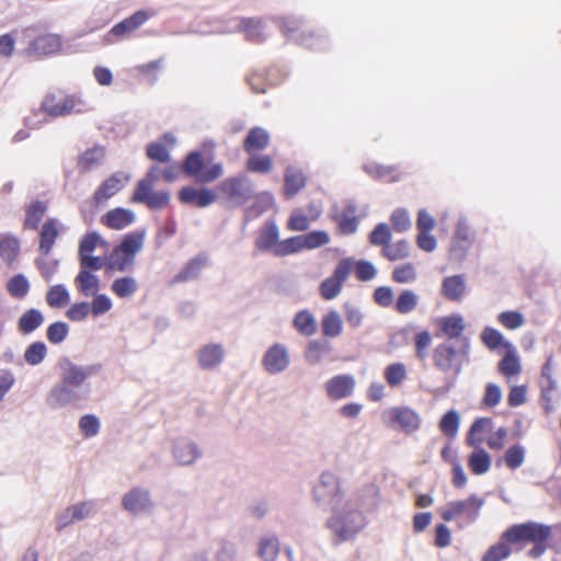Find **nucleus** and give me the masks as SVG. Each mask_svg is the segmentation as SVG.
I'll use <instances>...</instances> for the list:
<instances>
[{"mask_svg": "<svg viewBox=\"0 0 561 561\" xmlns=\"http://www.w3.org/2000/svg\"><path fill=\"white\" fill-rule=\"evenodd\" d=\"M327 528L335 545L352 540L367 525L363 511L352 507L350 502L335 506L328 518Z\"/></svg>", "mask_w": 561, "mask_h": 561, "instance_id": "nucleus-1", "label": "nucleus"}, {"mask_svg": "<svg viewBox=\"0 0 561 561\" xmlns=\"http://www.w3.org/2000/svg\"><path fill=\"white\" fill-rule=\"evenodd\" d=\"M469 337H461L458 347L454 343L444 342L434 348L433 363L443 374H451L455 380L461 374L463 365L469 362Z\"/></svg>", "mask_w": 561, "mask_h": 561, "instance_id": "nucleus-2", "label": "nucleus"}, {"mask_svg": "<svg viewBox=\"0 0 561 561\" xmlns=\"http://www.w3.org/2000/svg\"><path fill=\"white\" fill-rule=\"evenodd\" d=\"M91 396V387L71 386L58 380L46 394V404L53 410L67 407L83 408Z\"/></svg>", "mask_w": 561, "mask_h": 561, "instance_id": "nucleus-3", "label": "nucleus"}, {"mask_svg": "<svg viewBox=\"0 0 561 561\" xmlns=\"http://www.w3.org/2000/svg\"><path fill=\"white\" fill-rule=\"evenodd\" d=\"M484 500L477 494H471L465 500L450 501L440 511V517L445 522L455 520L458 528L462 529L473 524L480 516Z\"/></svg>", "mask_w": 561, "mask_h": 561, "instance_id": "nucleus-4", "label": "nucleus"}, {"mask_svg": "<svg viewBox=\"0 0 561 561\" xmlns=\"http://www.w3.org/2000/svg\"><path fill=\"white\" fill-rule=\"evenodd\" d=\"M218 198L222 197L229 206L240 207L254 196L253 181L245 174L226 178L216 186Z\"/></svg>", "mask_w": 561, "mask_h": 561, "instance_id": "nucleus-5", "label": "nucleus"}, {"mask_svg": "<svg viewBox=\"0 0 561 561\" xmlns=\"http://www.w3.org/2000/svg\"><path fill=\"white\" fill-rule=\"evenodd\" d=\"M272 20L288 39H293L299 45L313 50H321L328 47V38L321 34L301 32L296 35V32L302 25V20L300 18L286 16L273 18Z\"/></svg>", "mask_w": 561, "mask_h": 561, "instance_id": "nucleus-6", "label": "nucleus"}, {"mask_svg": "<svg viewBox=\"0 0 561 561\" xmlns=\"http://www.w3.org/2000/svg\"><path fill=\"white\" fill-rule=\"evenodd\" d=\"M101 363L79 365L68 356H61L57 362L58 377L60 381L71 386L90 387L88 379L102 370Z\"/></svg>", "mask_w": 561, "mask_h": 561, "instance_id": "nucleus-7", "label": "nucleus"}, {"mask_svg": "<svg viewBox=\"0 0 561 561\" xmlns=\"http://www.w3.org/2000/svg\"><path fill=\"white\" fill-rule=\"evenodd\" d=\"M41 108L51 117L82 114L91 110L87 101L75 94L60 98L55 94H47L41 104Z\"/></svg>", "mask_w": 561, "mask_h": 561, "instance_id": "nucleus-8", "label": "nucleus"}, {"mask_svg": "<svg viewBox=\"0 0 561 561\" xmlns=\"http://www.w3.org/2000/svg\"><path fill=\"white\" fill-rule=\"evenodd\" d=\"M210 32L220 34L242 32L248 41L261 43L265 39V23L259 18L233 16L221 22Z\"/></svg>", "mask_w": 561, "mask_h": 561, "instance_id": "nucleus-9", "label": "nucleus"}, {"mask_svg": "<svg viewBox=\"0 0 561 561\" xmlns=\"http://www.w3.org/2000/svg\"><path fill=\"white\" fill-rule=\"evenodd\" d=\"M183 172L195 179L197 183L207 184L221 178L224 174V165L220 162L213 163L205 169V161L201 151L190 152L182 164Z\"/></svg>", "mask_w": 561, "mask_h": 561, "instance_id": "nucleus-10", "label": "nucleus"}, {"mask_svg": "<svg viewBox=\"0 0 561 561\" xmlns=\"http://www.w3.org/2000/svg\"><path fill=\"white\" fill-rule=\"evenodd\" d=\"M313 499L319 506H331L332 510L343 504V494L339 478L330 471L322 472L319 483L313 488Z\"/></svg>", "mask_w": 561, "mask_h": 561, "instance_id": "nucleus-11", "label": "nucleus"}, {"mask_svg": "<svg viewBox=\"0 0 561 561\" xmlns=\"http://www.w3.org/2000/svg\"><path fill=\"white\" fill-rule=\"evenodd\" d=\"M354 268V260L344 257L339 261L332 275L323 279L319 285V293L324 300H333L336 298L347 280L352 270Z\"/></svg>", "mask_w": 561, "mask_h": 561, "instance_id": "nucleus-12", "label": "nucleus"}, {"mask_svg": "<svg viewBox=\"0 0 561 561\" xmlns=\"http://www.w3.org/2000/svg\"><path fill=\"white\" fill-rule=\"evenodd\" d=\"M551 535V528L548 525L528 522L510 527L503 533V539L511 543L520 541H546Z\"/></svg>", "mask_w": 561, "mask_h": 561, "instance_id": "nucleus-13", "label": "nucleus"}, {"mask_svg": "<svg viewBox=\"0 0 561 561\" xmlns=\"http://www.w3.org/2000/svg\"><path fill=\"white\" fill-rule=\"evenodd\" d=\"M122 507L131 516H142L151 514L154 508V502L147 488L133 486L123 494L121 501Z\"/></svg>", "mask_w": 561, "mask_h": 561, "instance_id": "nucleus-14", "label": "nucleus"}, {"mask_svg": "<svg viewBox=\"0 0 561 561\" xmlns=\"http://www.w3.org/2000/svg\"><path fill=\"white\" fill-rule=\"evenodd\" d=\"M98 512L94 501L79 502L66 507L56 516V530L61 531L71 524L93 517Z\"/></svg>", "mask_w": 561, "mask_h": 561, "instance_id": "nucleus-15", "label": "nucleus"}, {"mask_svg": "<svg viewBox=\"0 0 561 561\" xmlns=\"http://www.w3.org/2000/svg\"><path fill=\"white\" fill-rule=\"evenodd\" d=\"M129 173L117 171L105 179L95 190L92 202L94 206L105 205L110 198L121 192L130 181Z\"/></svg>", "mask_w": 561, "mask_h": 561, "instance_id": "nucleus-16", "label": "nucleus"}, {"mask_svg": "<svg viewBox=\"0 0 561 561\" xmlns=\"http://www.w3.org/2000/svg\"><path fill=\"white\" fill-rule=\"evenodd\" d=\"M290 365V355L282 343L272 344L262 357V366L270 375L284 373Z\"/></svg>", "mask_w": 561, "mask_h": 561, "instance_id": "nucleus-17", "label": "nucleus"}, {"mask_svg": "<svg viewBox=\"0 0 561 561\" xmlns=\"http://www.w3.org/2000/svg\"><path fill=\"white\" fill-rule=\"evenodd\" d=\"M172 455L178 465L192 466L202 458L203 451L193 439L178 437L172 444Z\"/></svg>", "mask_w": 561, "mask_h": 561, "instance_id": "nucleus-18", "label": "nucleus"}, {"mask_svg": "<svg viewBox=\"0 0 561 561\" xmlns=\"http://www.w3.org/2000/svg\"><path fill=\"white\" fill-rule=\"evenodd\" d=\"M217 199V191L215 192L207 187L195 188L194 186L187 185L179 191V201L184 205L206 208Z\"/></svg>", "mask_w": 561, "mask_h": 561, "instance_id": "nucleus-19", "label": "nucleus"}, {"mask_svg": "<svg viewBox=\"0 0 561 561\" xmlns=\"http://www.w3.org/2000/svg\"><path fill=\"white\" fill-rule=\"evenodd\" d=\"M389 419L400 431L405 434L416 432L421 426L420 414L410 407H394L388 411Z\"/></svg>", "mask_w": 561, "mask_h": 561, "instance_id": "nucleus-20", "label": "nucleus"}, {"mask_svg": "<svg viewBox=\"0 0 561 561\" xmlns=\"http://www.w3.org/2000/svg\"><path fill=\"white\" fill-rule=\"evenodd\" d=\"M474 241L472 232L466 218H459L456 225L450 251L454 256L463 260Z\"/></svg>", "mask_w": 561, "mask_h": 561, "instance_id": "nucleus-21", "label": "nucleus"}, {"mask_svg": "<svg viewBox=\"0 0 561 561\" xmlns=\"http://www.w3.org/2000/svg\"><path fill=\"white\" fill-rule=\"evenodd\" d=\"M61 38L56 34H44L32 39L25 48L27 56L36 58L57 54L61 50Z\"/></svg>", "mask_w": 561, "mask_h": 561, "instance_id": "nucleus-22", "label": "nucleus"}, {"mask_svg": "<svg viewBox=\"0 0 561 561\" xmlns=\"http://www.w3.org/2000/svg\"><path fill=\"white\" fill-rule=\"evenodd\" d=\"M130 201L145 204L149 209L156 210L167 207L170 204L168 191H153V187H135Z\"/></svg>", "mask_w": 561, "mask_h": 561, "instance_id": "nucleus-23", "label": "nucleus"}, {"mask_svg": "<svg viewBox=\"0 0 561 561\" xmlns=\"http://www.w3.org/2000/svg\"><path fill=\"white\" fill-rule=\"evenodd\" d=\"M149 19V14L145 10H139L130 16L116 23L104 36L106 43H112L113 37H124L139 28Z\"/></svg>", "mask_w": 561, "mask_h": 561, "instance_id": "nucleus-24", "label": "nucleus"}, {"mask_svg": "<svg viewBox=\"0 0 561 561\" xmlns=\"http://www.w3.org/2000/svg\"><path fill=\"white\" fill-rule=\"evenodd\" d=\"M280 243L279 228L274 219L266 220L259 229L254 241L255 249L259 252H272L275 255V249Z\"/></svg>", "mask_w": 561, "mask_h": 561, "instance_id": "nucleus-25", "label": "nucleus"}, {"mask_svg": "<svg viewBox=\"0 0 561 561\" xmlns=\"http://www.w3.org/2000/svg\"><path fill=\"white\" fill-rule=\"evenodd\" d=\"M325 393L332 400H342L353 394L355 378L350 374L336 375L327 380Z\"/></svg>", "mask_w": 561, "mask_h": 561, "instance_id": "nucleus-26", "label": "nucleus"}, {"mask_svg": "<svg viewBox=\"0 0 561 561\" xmlns=\"http://www.w3.org/2000/svg\"><path fill=\"white\" fill-rule=\"evenodd\" d=\"M225 359V348L221 343H207L197 351V365L203 370H213Z\"/></svg>", "mask_w": 561, "mask_h": 561, "instance_id": "nucleus-27", "label": "nucleus"}, {"mask_svg": "<svg viewBox=\"0 0 561 561\" xmlns=\"http://www.w3.org/2000/svg\"><path fill=\"white\" fill-rule=\"evenodd\" d=\"M346 502L358 510H373L379 503V488L375 483H366L360 486Z\"/></svg>", "mask_w": 561, "mask_h": 561, "instance_id": "nucleus-28", "label": "nucleus"}, {"mask_svg": "<svg viewBox=\"0 0 561 561\" xmlns=\"http://www.w3.org/2000/svg\"><path fill=\"white\" fill-rule=\"evenodd\" d=\"M356 213V204L350 202L340 214L333 217L334 221L337 224V232L340 234L350 236L357 231L359 219Z\"/></svg>", "mask_w": 561, "mask_h": 561, "instance_id": "nucleus-29", "label": "nucleus"}, {"mask_svg": "<svg viewBox=\"0 0 561 561\" xmlns=\"http://www.w3.org/2000/svg\"><path fill=\"white\" fill-rule=\"evenodd\" d=\"M442 295L449 301H461L467 295L465 275L457 274L445 277L442 283Z\"/></svg>", "mask_w": 561, "mask_h": 561, "instance_id": "nucleus-30", "label": "nucleus"}, {"mask_svg": "<svg viewBox=\"0 0 561 561\" xmlns=\"http://www.w3.org/2000/svg\"><path fill=\"white\" fill-rule=\"evenodd\" d=\"M136 219L131 209L116 207L108 210L101 219L102 224L110 229L122 230L130 226Z\"/></svg>", "mask_w": 561, "mask_h": 561, "instance_id": "nucleus-31", "label": "nucleus"}, {"mask_svg": "<svg viewBox=\"0 0 561 561\" xmlns=\"http://www.w3.org/2000/svg\"><path fill=\"white\" fill-rule=\"evenodd\" d=\"M307 184L301 169L288 165L284 172V195L286 198L296 196Z\"/></svg>", "mask_w": 561, "mask_h": 561, "instance_id": "nucleus-32", "label": "nucleus"}, {"mask_svg": "<svg viewBox=\"0 0 561 561\" xmlns=\"http://www.w3.org/2000/svg\"><path fill=\"white\" fill-rule=\"evenodd\" d=\"M553 355L547 356L545 364L541 367L539 386L541 391V398L546 401L547 405L552 400V392L557 389V381L553 376Z\"/></svg>", "mask_w": 561, "mask_h": 561, "instance_id": "nucleus-33", "label": "nucleus"}, {"mask_svg": "<svg viewBox=\"0 0 561 561\" xmlns=\"http://www.w3.org/2000/svg\"><path fill=\"white\" fill-rule=\"evenodd\" d=\"M438 325H439L442 332L449 340L455 339L458 341V344H460L461 337H466L463 335L466 324H465L462 316L459 313H451L449 316L439 318Z\"/></svg>", "mask_w": 561, "mask_h": 561, "instance_id": "nucleus-34", "label": "nucleus"}, {"mask_svg": "<svg viewBox=\"0 0 561 561\" xmlns=\"http://www.w3.org/2000/svg\"><path fill=\"white\" fill-rule=\"evenodd\" d=\"M207 261V255L199 253L192 257L181 271L172 278V284H180L193 280L198 277Z\"/></svg>", "mask_w": 561, "mask_h": 561, "instance_id": "nucleus-35", "label": "nucleus"}, {"mask_svg": "<svg viewBox=\"0 0 561 561\" xmlns=\"http://www.w3.org/2000/svg\"><path fill=\"white\" fill-rule=\"evenodd\" d=\"M270 134L268 131L260 126L251 128L244 138L243 149L248 154L256 151H262L270 146Z\"/></svg>", "mask_w": 561, "mask_h": 561, "instance_id": "nucleus-36", "label": "nucleus"}, {"mask_svg": "<svg viewBox=\"0 0 561 561\" xmlns=\"http://www.w3.org/2000/svg\"><path fill=\"white\" fill-rule=\"evenodd\" d=\"M332 344L327 339L310 340L305 350V359L310 365L320 364L332 353Z\"/></svg>", "mask_w": 561, "mask_h": 561, "instance_id": "nucleus-37", "label": "nucleus"}, {"mask_svg": "<svg viewBox=\"0 0 561 561\" xmlns=\"http://www.w3.org/2000/svg\"><path fill=\"white\" fill-rule=\"evenodd\" d=\"M105 158L104 148L94 146L87 149L78 159L77 168L80 173L90 172L100 167Z\"/></svg>", "mask_w": 561, "mask_h": 561, "instance_id": "nucleus-38", "label": "nucleus"}, {"mask_svg": "<svg viewBox=\"0 0 561 561\" xmlns=\"http://www.w3.org/2000/svg\"><path fill=\"white\" fill-rule=\"evenodd\" d=\"M253 197H255V201L244 210L247 220L260 217L275 205V199L271 192L263 191L254 194Z\"/></svg>", "mask_w": 561, "mask_h": 561, "instance_id": "nucleus-39", "label": "nucleus"}, {"mask_svg": "<svg viewBox=\"0 0 561 561\" xmlns=\"http://www.w3.org/2000/svg\"><path fill=\"white\" fill-rule=\"evenodd\" d=\"M58 237V220L50 218L44 222L39 232L38 250L43 255H48Z\"/></svg>", "mask_w": 561, "mask_h": 561, "instance_id": "nucleus-40", "label": "nucleus"}, {"mask_svg": "<svg viewBox=\"0 0 561 561\" xmlns=\"http://www.w3.org/2000/svg\"><path fill=\"white\" fill-rule=\"evenodd\" d=\"M78 291L84 297H91L100 290V278L92 272L80 270L75 277Z\"/></svg>", "mask_w": 561, "mask_h": 561, "instance_id": "nucleus-41", "label": "nucleus"}, {"mask_svg": "<svg viewBox=\"0 0 561 561\" xmlns=\"http://www.w3.org/2000/svg\"><path fill=\"white\" fill-rule=\"evenodd\" d=\"M135 257L115 247L106 259L108 270L116 272H129L134 268Z\"/></svg>", "mask_w": 561, "mask_h": 561, "instance_id": "nucleus-42", "label": "nucleus"}, {"mask_svg": "<svg viewBox=\"0 0 561 561\" xmlns=\"http://www.w3.org/2000/svg\"><path fill=\"white\" fill-rule=\"evenodd\" d=\"M293 327L302 336H311L318 330L314 316L307 309L300 310L295 314Z\"/></svg>", "mask_w": 561, "mask_h": 561, "instance_id": "nucleus-43", "label": "nucleus"}, {"mask_svg": "<svg viewBox=\"0 0 561 561\" xmlns=\"http://www.w3.org/2000/svg\"><path fill=\"white\" fill-rule=\"evenodd\" d=\"M44 314L36 308L27 309L18 321V330L22 334H30L44 323Z\"/></svg>", "mask_w": 561, "mask_h": 561, "instance_id": "nucleus-44", "label": "nucleus"}, {"mask_svg": "<svg viewBox=\"0 0 561 561\" xmlns=\"http://www.w3.org/2000/svg\"><path fill=\"white\" fill-rule=\"evenodd\" d=\"M364 170L374 179L397 182L401 179L396 165H382L376 162L366 163Z\"/></svg>", "mask_w": 561, "mask_h": 561, "instance_id": "nucleus-45", "label": "nucleus"}, {"mask_svg": "<svg viewBox=\"0 0 561 561\" xmlns=\"http://www.w3.org/2000/svg\"><path fill=\"white\" fill-rule=\"evenodd\" d=\"M321 330L325 337L334 339L343 331V320L336 310H330L321 319Z\"/></svg>", "mask_w": 561, "mask_h": 561, "instance_id": "nucleus-46", "label": "nucleus"}, {"mask_svg": "<svg viewBox=\"0 0 561 561\" xmlns=\"http://www.w3.org/2000/svg\"><path fill=\"white\" fill-rule=\"evenodd\" d=\"M280 551V542L276 535H266L259 541L257 554L263 561H275Z\"/></svg>", "mask_w": 561, "mask_h": 561, "instance_id": "nucleus-47", "label": "nucleus"}, {"mask_svg": "<svg viewBox=\"0 0 561 561\" xmlns=\"http://www.w3.org/2000/svg\"><path fill=\"white\" fill-rule=\"evenodd\" d=\"M19 253L20 240L18 237L10 233L0 237V256L5 263H13Z\"/></svg>", "mask_w": 561, "mask_h": 561, "instance_id": "nucleus-48", "label": "nucleus"}, {"mask_svg": "<svg viewBox=\"0 0 561 561\" xmlns=\"http://www.w3.org/2000/svg\"><path fill=\"white\" fill-rule=\"evenodd\" d=\"M499 370L506 378H511L520 374L522 366L514 346L507 348V353L499 362Z\"/></svg>", "mask_w": 561, "mask_h": 561, "instance_id": "nucleus-49", "label": "nucleus"}, {"mask_svg": "<svg viewBox=\"0 0 561 561\" xmlns=\"http://www.w3.org/2000/svg\"><path fill=\"white\" fill-rule=\"evenodd\" d=\"M468 467L473 474H484L490 470L491 457L483 448H478L469 456Z\"/></svg>", "mask_w": 561, "mask_h": 561, "instance_id": "nucleus-50", "label": "nucleus"}, {"mask_svg": "<svg viewBox=\"0 0 561 561\" xmlns=\"http://www.w3.org/2000/svg\"><path fill=\"white\" fill-rule=\"evenodd\" d=\"M47 211V206L42 201H35L31 203L26 208V216L24 220V228L36 230Z\"/></svg>", "mask_w": 561, "mask_h": 561, "instance_id": "nucleus-51", "label": "nucleus"}, {"mask_svg": "<svg viewBox=\"0 0 561 561\" xmlns=\"http://www.w3.org/2000/svg\"><path fill=\"white\" fill-rule=\"evenodd\" d=\"M145 241V230H136L124 237L122 242L116 245L122 252H126L136 259V254L142 249Z\"/></svg>", "mask_w": 561, "mask_h": 561, "instance_id": "nucleus-52", "label": "nucleus"}, {"mask_svg": "<svg viewBox=\"0 0 561 561\" xmlns=\"http://www.w3.org/2000/svg\"><path fill=\"white\" fill-rule=\"evenodd\" d=\"M305 243L302 234L294 236L284 240H280L278 247L275 249V256L283 257L291 254L305 251Z\"/></svg>", "mask_w": 561, "mask_h": 561, "instance_id": "nucleus-53", "label": "nucleus"}, {"mask_svg": "<svg viewBox=\"0 0 561 561\" xmlns=\"http://www.w3.org/2000/svg\"><path fill=\"white\" fill-rule=\"evenodd\" d=\"M137 289V280L131 276L118 277L111 285V290L119 298H129Z\"/></svg>", "mask_w": 561, "mask_h": 561, "instance_id": "nucleus-54", "label": "nucleus"}, {"mask_svg": "<svg viewBox=\"0 0 561 561\" xmlns=\"http://www.w3.org/2000/svg\"><path fill=\"white\" fill-rule=\"evenodd\" d=\"M460 425L459 413L451 409L447 411L440 419L438 427L440 432L449 438H455L458 434Z\"/></svg>", "mask_w": 561, "mask_h": 561, "instance_id": "nucleus-55", "label": "nucleus"}, {"mask_svg": "<svg viewBox=\"0 0 561 561\" xmlns=\"http://www.w3.org/2000/svg\"><path fill=\"white\" fill-rule=\"evenodd\" d=\"M481 341L490 350H496L501 346L505 348H511L513 346L512 343L505 341L503 334L499 330L492 327H485L482 330Z\"/></svg>", "mask_w": 561, "mask_h": 561, "instance_id": "nucleus-56", "label": "nucleus"}, {"mask_svg": "<svg viewBox=\"0 0 561 561\" xmlns=\"http://www.w3.org/2000/svg\"><path fill=\"white\" fill-rule=\"evenodd\" d=\"M245 168L249 172L266 174L273 169V159L267 154L251 153Z\"/></svg>", "mask_w": 561, "mask_h": 561, "instance_id": "nucleus-57", "label": "nucleus"}, {"mask_svg": "<svg viewBox=\"0 0 561 561\" xmlns=\"http://www.w3.org/2000/svg\"><path fill=\"white\" fill-rule=\"evenodd\" d=\"M419 304V296L411 289H403L394 301V309L398 313L408 314L412 312Z\"/></svg>", "mask_w": 561, "mask_h": 561, "instance_id": "nucleus-58", "label": "nucleus"}, {"mask_svg": "<svg viewBox=\"0 0 561 561\" xmlns=\"http://www.w3.org/2000/svg\"><path fill=\"white\" fill-rule=\"evenodd\" d=\"M70 296L65 285L51 286L46 294L47 305L51 308H61L69 304Z\"/></svg>", "mask_w": 561, "mask_h": 561, "instance_id": "nucleus-59", "label": "nucleus"}, {"mask_svg": "<svg viewBox=\"0 0 561 561\" xmlns=\"http://www.w3.org/2000/svg\"><path fill=\"white\" fill-rule=\"evenodd\" d=\"M47 355V346L42 341L30 344L24 352V360L31 366H37L44 362Z\"/></svg>", "mask_w": 561, "mask_h": 561, "instance_id": "nucleus-60", "label": "nucleus"}, {"mask_svg": "<svg viewBox=\"0 0 561 561\" xmlns=\"http://www.w3.org/2000/svg\"><path fill=\"white\" fill-rule=\"evenodd\" d=\"M163 67V58H159L147 64L138 65L135 70L145 77L148 84L153 85L158 81L159 71Z\"/></svg>", "mask_w": 561, "mask_h": 561, "instance_id": "nucleus-61", "label": "nucleus"}, {"mask_svg": "<svg viewBox=\"0 0 561 561\" xmlns=\"http://www.w3.org/2000/svg\"><path fill=\"white\" fill-rule=\"evenodd\" d=\"M510 541L503 539L501 537L500 541L493 546H491L488 551L484 553L482 561H502L510 557L512 549L510 547Z\"/></svg>", "mask_w": 561, "mask_h": 561, "instance_id": "nucleus-62", "label": "nucleus"}, {"mask_svg": "<svg viewBox=\"0 0 561 561\" xmlns=\"http://www.w3.org/2000/svg\"><path fill=\"white\" fill-rule=\"evenodd\" d=\"M79 430L87 438L95 437L100 433L101 422L95 414H84L79 419Z\"/></svg>", "mask_w": 561, "mask_h": 561, "instance_id": "nucleus-63", "label": "nucleus"}, {"mask_svg": "<svg viewBox=\"0 0 561 561\" xmlns=\"http://www.w3.org/2000/svg\"><path fill=\"white\" fill-rule=\"evenodd\" d=\"M8 291L14 298H24L30 291V283L25 275L16 274L8 283Z\"/></svg>", "mask_w": 561, "mask_h": 561, "instance_id": "nucleus-64", "label": "nucleus"}]
</instances>
